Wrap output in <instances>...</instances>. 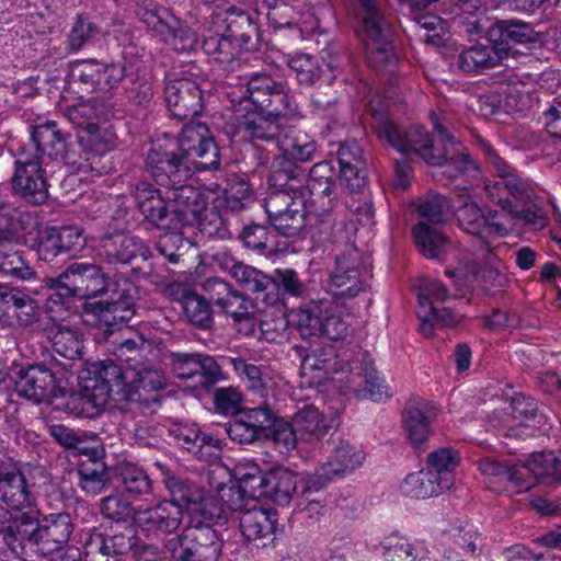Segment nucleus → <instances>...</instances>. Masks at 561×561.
I'll list each match as a JSON object with an SVG mask.
<instances>
[{
	"mask_svg": "<svg viewBox=\"0 0 561 561\" xmlns=\"http://www.w3.org/2000/svg\"><path fill=\"white\" fill-rule=\"evenodd\" d=\"M47 285L56 288V296L90 299L110 294L107 300L85 301L82 312L85 322L104 329L106 334L127 325L136 314L137 286L127 278L111 279L94 263L73 262Z\"/></svg>",
	"mask_w": 561,
	"mask_h": 561,
	"instance_id": "1",
	"label": "nucleus"
},
{
	"mask_svg": "<svg viewBox=\"0 0 561 561\" xmlns=\"http://www.w3.org/2000/svg\"><path fill=\"white\" fill-rule=\"evenodd\" d=\"M219 168V148L203 123L187 124L178 138L154 142L146 157L147 172L169 191L183 185L198 171Z\"/></svg>",
	"mask_w": 561,
	"mask_h": 561,
	"instance_id": "2",
	"label": "nucleus"
},
{
	"mask_svg": "<svg viewBox=\"0 0 561 561\" xmlns=\"http://www.w3.org/2000/svg\"><path fill=\"white\" fill-rule=\"evenodd\" d=\"M481 149L497 178L494 181L483 180V192L488 199L505 213L515 206L534 204L537 192L533 184L520 176L491 145L482 142Z\"/></svg>",
	"mask_w": 561,
	"mask_h": 561,
	"instance_id": "3",
	"label": "nucleus"
},
{
	"mask_svg": "<svg viewBox=\"0 0 561 561\" xmlns=\"http://www.w3.org/2000/svg\"><path fill=\"white\" fill-rule=\"evenodd\" d=\"M264 199L270 225L284 237H296L306 227L307 210L302 184L273 186Z\"/></svg>",
	"mask_w": 561,
	"mask_h": 561,
	"instance_id": "4",
	"label": "nucleus"
},
{
	"mask_svg": "<svg viewBox=\"0 0 561 561\" xmlns=\"http://www.w3.org/2000/svg\"><path fill=\"white\" fill-rule=\"evenodd\" d=\"M434 128L439 135V142L442 144V151H439V164L445 165L446 169L437 173V181L444 185H449L453 180L458 176L466 178L468 184L454 187V193L458 197H463L465 193L473 186V182L481 178V169L476 160L472 159L468 149L447 131V129L438 123L437 118L433 115Z\"/></svg>",
	"mask_w": 561,
	"mask_h": 561,
	"instance_id": "5",
	"label": "nucleus"
},
{
	"mask_svg": "<svg viewBox=\"0 0 561 561\" xmlns=\"http://www.w3.org/2000/svg\"><path fill=\"white\" fill-rule=\"evenodd\" d=\"M282 154L277 156L272 164L267 178L268 184L284 186L293 183L296 186L304 184L305 170L297 163L308 162L317 152V142L301 131L287 135L280 144Z\"/></svg>",
	"mask_w": 561,
	"mask_h": 561,
	"instance_id": "6",
	"label": "nucleus"
},
{
	"mask_svg": "<svg viewBox=\"0 0 561 561\" xmlns=\"http://www.w3.org/2000/svg\"><path fill=\"white\" fill-rule=\"evenodd\" d=\"M1 162L14 168L10 178L12 192L33 205H43L48 199V183L43 160L38 154L28 150L20 152L19 157L7 154Z\"/></svg>",
	"mask_w": 561,
	"mask_h": 561,
	"instance_id": "7",
	"label": "nucleus"
},
{
	"mask_svg": "<svg viewBox=\"0 0 561 561\" xmlns=\"http://www.w3.org/2000/svg\"><path fill=\"white\" fill-rule=\"evenodd\" d=\"M231 103L234 113H242L244 110H262L272 113L296 110L293 99L284 87L266 73L252 75L238 101L231 99Z\"/></svg>",
	"mask_w": 561,
	"mask_h": 561,
	"instance_id": "8",
	"label": "nucleus"
},
{
	"mask_svg": "<svg viewBox=\"0 0 561 561\" xmlns=\"http://www.w3.org/2000/svg\"><path fill=\"white\" fill-rule=\"evenodd\" d=\"M101 255L107 264H130L134 259L141 257L142 264L131 268V276L137 279H150L154 275V266L150 262L152 252L146 242L123 231L105 234L101 240Z\"/></svg>",
	"mask_w": 561,
	"mask_h": 561,
	"instance_id": "9",
	"label": "nucleus"
},
{
	"mask_svg": "<svg viewBox=\"0 0 561 561\" xmlns=\"http://www.w3.org/2000/svg\"><path fill=\"white\" fill-rule=\"evenodd\" d=\"M377 135L403 154H415L430 165H438L442 146L434 144L426 128L411 126L401 128L391 121H382L377 126Z\"/></svg>",
	"mask_w": 561,
	"mask_h": 561,
	"instance_id": "10",
	"label": "nucleus"
},
{
	"mask_svg": "<svg viewBox=\"0 0 561 561\" xmlns=\"http://www.w3.org/2000/svg\"><path fill=\"white\" fill-rule=\"evenodd\" d=\"M165 549L174 561H217L222 541L216 530L201 524L168 540Z\"/></svg>",
	"mask_w": 561,
	"mask_h": 561,
	"instance_id": "11",
	"label": "nucleus"
},
{
	"mask_svg": "<svg viewBox=\"0 0 561 561\" xmlns=\"http://www.w3.org/2000/svg\"><path fill=\"white\" fill-rule=\"evenodd\" d=\"M83 388L92 391V397L102 403L110 400L128 402L129 391L126 376L121 366L111 359L85 363L79 374Z\"/></svg>",
	"mask_w": 561,
	"mask_h": 561,
	"instance_id": "12",
	"label": "nucleus"
},
{
	"mask_svg": "<svg viewBox=\"0 0 561 561\" xmlns=\"http://www.w3.org/2000/svg\"><path fill=\"white\" fill-rule=\"evenodd\" d=\"M362 22L366 34L365 51L367 61L376 70H385L394 66L396 57L389 41V23L380 12L375 9L371 0H362Z\"/></svg>",
	"mask_w": 561,
	"mask_h": 561,
	"instance_id": "13",
	"label": "nucleus"
},
{
	"mask_svg": "<svg viewBox=\"0 0 561 561\" xmlns=\"http://www.w3.org/2000/svg\"><path fill=\"white\" fill-rule=\"evenodd\" d=\"M367 270L364 255L354 244L337 253L331 270L328 291L335 299H352L365 289L363 272Z\"/></svg>",
	"mask_w": 561,
	"mask_h": 561,
	"instance_id": "14",
	"label": "nucleus"
},
{
	"mask_svg": "<svg viewBox=\"0 0 561 561\" xmlns=\"http://www.w3.org/2000/svg\"><path fill=\"white\" fill-rule=\"evenodd\" d=\"M337 169L330 160L314 163L305 174L310 195L311 211L318 217H327L337 207L341 197Z\"/></svg>",
	"mask_w": 561,
	"mask_h": 561,
	"instance_id": "15",
	"label": "nucleus"
},
{
	"mask_svg": "<svg viewBox=\"0 0 561 561\" xmlns=\"http://www.w3.org/2000/svg\"><path fill=\"white\" fill-rule=\"evenodd\" d=\"M35 510L31 508L0 524V550L9 551L22 561H36Z\"/></svg>",
	"mask_w": 561,
	"mask_h": 561,
	"instance_id": "16",
	"label": "nucleus"
},
{
	"mask_svg": "<svg viewBox=\"0 0 561 561\" xmlns=\"http://www.w3.org/2000/svg\"><path fill=\"white\" fill-rule=\"evenodd\" d=\"M169 360L173 375L180 380H193L194 386L209 388L224 379L221 367L210 355L171 352Z\"/></svg>",
	"mask_w": 561,
	"mask_h": 561,
	"instance_id": "17",
	"label": "nucleus"
},
{
	"mask_svg": "<svg viewBox=\"0 0 561 561\" xmlns=\"http://www.w3.org/2000/svg\"><path fill=\"white\" fill-rule=\"evenodd\" d=\"M12 379L15 392L35 403L48 402L58 389V371L44 364L21 367Z\"/></svg>",
	"mask_w": 561,
	"mask_h": 561,
	"instance_id": "18",
	"label": "nucleus"
},
{
	"mask_svg": "<svg viewBox=\"0 0 561 561\" xmlns=\"http://www.w3.org/2000/svg\"><path fill=\"white\" fill-rule=\"evenodd\" d=\"M33 486L22 471L21 463L9 456L0 471V501L13 511L31 510L34 504Z\"/></svg>",
	"mask_w": 561,
	"mask_h": 561,
	"instance_id": "19",
	"label": "nucleus"
},
{
	"mask_svg": "<svg viewBox=\"0 0 561 561\" xmlns=\"http://www.w3.org/2000/svg\"><path fill=\"white\" fill-rule=\"evenodd\" d=\"M138 538L131 528L119 533H92L85 539V561H119L121 557L129 552Z\"/></svg>",
	"mask_w": 561,
	"mask_h": 561,
	"instance_id": "20",
	"label": "nucleus"
},
{
	"mask_svg": "<svg viewBox=\"0 0 561 561\" xmlns=\"http://www.w3.org/2000/svg\"><path fill=\"white\" fill-rule=\"evenodd\" d=\"M35 525L38 558L62 550L73 531L68 513H53L39 519V511L35 510Z\"/></svg>",
	"mask_w": 561,
	"mask_h": 561,
	"instance_id": "21",
	"label": "nucleus"
},
{
	"mask_svg": "<svg viewBox=\"0 0 561 561\" xmlns=\"http://www.w3.org/2000/svg\"><path fill=\"white\" fill-rule=\"evenodd\" d=\"M128 382V402L137 404L140 409L150 410L161 403L160 390L165 387L163 371L154 360L142 368L133 371Z\"/></svg>",
	"mask_w": 561,
	"mask_h": 561,
	"instance_id": "22",
	"label": "nucleus"
},
{
	"mask_svg": "<svg viewBox=\"0 0 561 561\" xmlns=\"http://www.w3.org/2000/svg\"><path fill=\"white\" fill-rule=\"evenodd\" d=\"M364 459L365 456L360 450H356L348 442L341 440L334 448L329 461L307 480V492L320 491L333 478L355 470L363 463Z\"/></svg>",
	"mask_w": 561,
	"mask_h": 561,
	"instance_id": "23",
	"label": "nucleus"
},
{
	"mask_svg": "<svg viewBox=\"0 0 561 561\" xmlns=\"http://www.w3.org/2000/svg\"><path fill=\"white\" fill-rule=\"evenodd\" d=\"M169 201L172 213L175 214L174 225L178 230L195 226L209 208L208 196L201 190L185 183L169 191Z\"/></svg>",
	"mask_w": 561,
	"mask_h": 561,
	"instance_id": "24",
	"label": "nucleus"
},
{
	"mask_svg": "<svg viewBox=\"0 0 561 561\" xmlns=\"http://www.w3.org/2000/svg\"><path fill=\"white\" fill-rule=\"evenodd\" d=\"M164 98L172 115L187 119L203 110V95L198 84L187 78L169 81L164 87Z\"/></svg>",
	"mask_w": 561,
	"mask_h": 561,
	"instance_id": "25",
	"label": "nucleus"
},
{
	"mask_svg": "<svg viewBox=\"0 0 561 561\" xmlns=\"http://www.w3.org/2000/svg\"><path fill=\"white\" fill-rule=\"evenodd\" d=\"M291 113L244 110L242 113H236L237 129L244 139L274 142L278 140L280 134L279 118Z\"/></svg>",
	"mask_w": 561,
	"mask_h": 561,
	"instance_id": "26",
	"label": "nucleus"
},
{
	"mask_svg": "<svg viewBox=\"0 0 561 561\" xmlns=\"http://www.w3.org/2000/svg\"><path fill=\"white\" fill-rule=\"evenodd\" d=\"M84 244L82 230L75 226L46 227L37 236V254L43 261H53L60 254L81 249Z\"/></svg>",
	"mask_w": 561,
	"mask_h": 561,
	"instance_id": "27",
	"label": "nucleus"
},
{
	"mask_svg": "<svg viewBox=\"0 0 561 561\" xmlns=\"http://www.w3.org/2000/svg\"><path fill=\"white\" fill-rule=\"evenodd\" d=\"M437 415L435 407L421 397L410 398L402 411V424L415 449H422L430 435V425Z\"/></svg>",
	"mask_w": 561,
	"mask_h": 561,
	"instance_id": "28",
	"label": "nucleus"
},
{
	"mask_svg": "<svg viewBox=\"0 0 561 561\" xmlns=\"http://www.w3.org/2000/svg\"><path fill=\"white\" fill-rule=\"evenodd\" d=\"M239 527L247 541L253 542L256 548H264L275 539L276 512L253 504L239 517Z\"/></svg>",
	"mask_w": 561,
	"mask_h": 561,
	"instance_id": "29",
	"label": "nucleus"
},
{
	"mask_svg": "<svg viewBox=\"0 0 561 561\" xmlns=\"http://www.w3.org/2000/svg\"><path fill=\"white\" fill-rule=\"evenodd\" d=\"M183 520V512L172 502L163 500L151 507L139 506L137 526L148 534L170 535L175 533Z\"/></svg>",
	"mask_w": 561,
	"mask_h": 561,
	"instance_id": "30",
	"label": "nucleus"
},
{
	"mask_svg": "<svg viewBox=\"0 0 561 561\" xmlns=\"http://www.w3.org/2000/svg\"><path fill=\"white\" fill-rule=\"evenodd\" d=\"M301 357L300 376L309 387L323 385L342 368L337 354L331 345L301 354Z\"/></svg>",
	"mask_w": 561,
	"mask_h": 561,
	"instance_id": "31",
	"label": "nucleus"
},
{
	"mask_svg": "<svg viewBox=\"0 0 561 561\" xmlns=\"http://www.w3.org/2000/svg\"><path fill=\"white\" fill-rule=\"evenodd\" d=\"M104 159L103 153L91 148L89 141H84L82 138L78 142L67 144L65 151L59 157L69 172L80 175L106 173L108 167Z\"/></svg>",
	"mask_w": 561,
	"mask_h": 561,
	"instance_id": "32",
	"label": "nucleus"
},
{
	"mask_svg": "<svg viewBox=\"0 0 561 561\" xmlns=\"http://www.w3.org/2000/svg\"><path fill=\"white\" fill-rule=\"evenodd\" d=\"M225 24V33L236 46L248 51L259 48V27L250 14L230 9L227 11Z\"/></svg>",
	"mask_w": 561,
	"mask_h": 561,
	"instance_id": "33",
	"label": "nucleus"
},
{
	"mask_svg": "<svg viewBox=\"0 0 561 561\" xmlns=\"http://www.w3.org/2000/svg\"><path fill=\"white\" fill-rule=\"evenodd\" d=\"M31 139L35 148V152H32V154H38L41 160L44 157L50 160H59L68 144L66 135L54 121H46L33 126Z\"/></svg>",
	"mask_w": 561,
	"mask_h": 561,
	"instance_id": "34",
	"label": "nucleus"
},
{
	"mask_svg": "<svg viewBox=\"0 0 561 561\" xmlns=\"http://www.w3.org/2000/svg\"><path fill=\"white\" fill-rule=\"evenodd\" d=\"M445 274L457 287L480 283L491 287H504L508 282L507 276L499 267L477 262L466 264L463 270H446Z\"/></svg>",
	"mask_w": 561,
	"mask_h": 561,
	"instance_id": "35",
	"label": "nucleus"
},
{
	"mask_svg": "<svg viewBox=\"0 0 561 561\" xmlns=\"http://www.w3.org/2000/svg\"><path fill=\"white\" fill-rule=\"evenodd\" d=\"M502 51L494 45H473L455 56L454 66L463 73H478L501 64Z\"/></svg>",
	"mask_w": 561,
	"mask_h": 561,
	"instance_id": "36",
	"label": "nucleus"
},
{
	"mask_svg": "<svg viewBox=\"0 0 561 561\" xmlns=\"http://www.w3.org/2000/svg\"><path fill=\"white\" fill-rule=\"evenodd\" d=\"M45 336L58 355L69 359H82L84 353L83 337L73 328L53 322L44 327Z\"/></svg>",
	"mask_w": 561,
	"mask_h": 561,
	"instance_id": "37",
	"label": "nucleus"
},
{
	"mask_svg": "<svg viewBox=\"0 0 561 561\" xmlns=\"http://www.w3.org/2000/svg\"><path fill=\"white\" fill-rule=\"evenodd\" d=\"M274 288H268L264 294V304L270 307L283 306L284 296L300 297L307 290L306 284L300 279L298 273L291 268H277L270 275Z\"/></svg>",
	"mask_w": 561,
	"mask_h": 561,
	"instance_id": "38",
	"label": "nucleus"
},
{
	"mask_svg": "<svg viewBox=\"0 0 561 561\" xmlns=\"http://www.w3.org/2000/svg\"><path fill=\"white\" fill-rule=\"evenodd\" d=\"M0 274L19 282L35 279L37 275L25 252L3 240H0Z\"/></svg>",
	"mask_w": 561,
	"mask_h": 561,
	"instance_id": "39",
	"label": "nucleus"
},
{
	"mask_svg": "<svg viewBox=\"0 0 561 561\" xmlns=\"http://www.w3.org/2000/svg\"><path fill=\"white\" fill-rule=\"evenodd\" d=\"M523 468L527 469L526 481L531 486L539 482L558 484L561 482V451L536 454Z\"/></svg>",
	"mask_w": 561,
	"mask_h": 561,
	"instance_id": "40",
	"label": "nucleus"
},
{
	"mask_svg": "<svg viewBox=\"0 0 561 561\" xmlns=\"http://www.w3.org/2000/svg\"><path fill=\"white\" fill-rule=\"evenodd\" d=\"M229 362L244 387L261 398L267 394L271 380L270 368L264 364H256L242 357H230Z\"/></svg>",
	"mask_w": 561,
	"mask_h": 561,
	"instance_id": "41",
	"label": "nucleus"
},
{
	"mask_svg": "<svg viewBox=\"0 0 561 561\" xmlns=\"http://www.w3.org/2000/svg\"><path fill=\"white\" fill-rule=\"evenodd\" d=\"M12 306L16 321L22 328L36 324L42 316L37 301L15 289H8L0 284V306Z\"/></svg>",
	"mask_w": 561,
	"mask_h": 561,
	"instance_id": "42",
	"label": "nucleus"
},
{
	"mask_svg": "<svg viewBox=\"0 0 561 561\" xmlns=\"http://www.w3.org/2000/svg\"><path fill=\"white\" fill-rule=\"evenodd\" d=\"M354 369L356 373L353 374L351 382L357 397L373 401L389 397L371 362L363 360Z\"/></svg>",
	"mask_w": 561,
	"mask_h": 561,
	"instance_id": "43",
	"label": "nucleus"
},
{
	"mask_svg": "<svg viewBox=\"0 0 561 561\" xmlns=\"http://www.w3.org/2000/svg\"><path fill=\"white\" fill-rule=\"evenodd\" d=\"M330 308L331 300L327 298L311 300L299 308L297 330L302 339L321 337L323 317Z\"/></svg>",
	"mask_w": 561,
	"mask_h": 561,
	"instance_id": "44",
	"label": "nucleus"
},
{
	"mask_svg": "<svg viewBox=\"0 0 561 561\" xmlns=\"http://www.w3.org/2000/svg\"><path fill=\"white\" fill-rule=\"evenodd\" d=\"M413 236L419 251L427 259L443 260L450 247L448 239L425 221L416 225Z\"/></svg>",
	"mask_w": 561,
	"mask_h": 561,
	"instance_id": "45",
	"label": "nucleus"
},
{
	"mask_svg": "<svg viewBox=\"0 0 561 561\" xmlns=\"http://www.w3.org/2000/svg\"><path fill=\"white\" fill-rule=\"evenodd\" d=\"M152 344L142 336L126 339L115 346V355L134 371L153 360Z\"/></svg>",
	"mask_w": 561,
	"mask_h": 561,
	"instance_id": "46",
	"label": "nucleus"
},
{
	"mask_svg": "<svg viewBox=\"0 0 561 561\" xmlns=\"http://www.w3.org/2000/svg\"><path fill=\"white\" fill-rule=\"evenodd\" d=\"M401 490L407 496L426 499L439 495L449 489L444 486L436 476L425 468L409 474L401 484Z\"/></svg>",
	"mask_w": 561,
	"mask_h": 561,
	"instance_id": "47",
	"label": "nucleus"
},
{
	"mask_svg": "<svg viewBox=\"0 0 561 561\" xmlns=\"http://www.w3.org/2000/svg\"><path fill=\"white\" fill-rule=\"evenodd\" d=\"M164 484L171 496L167 502H172L183 510H196L203 500L202 491L191 481L176 476L168 474Z\"/></svg>",
	"mask_w": 561,
	"mask_h": 561,
	"instance_id": "48",
	"label": "nucleus"
},
{
	"mask_svg": "<svg viewBox=\"0 0 561 561\" xmlns=\"http://www.w3.org/2000/svg\"><path fill=\"white\" fill-rule=\"evenodd\" d=\"M77 474L81 491L89 496L101 494L110 482L107 467L103 461H82Z\"/></svg>",
	"mask_w": 561,
	"mask_h": 561,
	"instance_id": "49",
	"label": "nucleus"
},
{
	"mask_svg": "<svg viewBox=\"0 0 561 561\" xmlns=\"http://www.w3.org/2000/svg\"><path fill=\"white\" fill-rule=\"evenodd\" d=\"M236 323L245 325L247 333L253 331L255 325V305L243 293L232 289L230 295L219 306Z\"/></svg>",
	"mask_w": 561,
	"mask_h": 561,
	"instance_id": "50",
	"label": "nucleus"
},
{
	"mask_svg": "<svg viewBox=\"0 0 561 561\" xmlns=\"http://www.w3.org/2000/svg\"><path fill=\"white\" fill-rule=\"evenodd\" d=\"M459 460L457 450L450 447L438 448L427 456L426 469L431 470L444 486L450 489L454 484V470Z\"/></svg>",
	"mask_w": 561,
	"mask_h": 561,
	"instance_id": "51",
	"label": "nucleus"
},
{
	"mask_svg": "<svg viewBox=\"0 0 561 561\" xmlns=\"http://www.w3.org/2000/svg\"><path fill=\"white\" fill-rule=\"evenodd\" d=\"M480 470L484 476L495 479L499 482H508L519 490H529L531 483L526 481L527 469L518 466H510L493 459H485L480 462Z\"/></svg>",
	"mask_w": 561,
	"mask_h": 561,
	"instance_id": "52",
	"label": "nucleus"
},
{
	"mask_svg": "<svg viewBox=\"0 0 561 561\" xmlns=\"http://www.w3.org/2000/svg\"><path fill=\"white\" fill-rule=\"evenodd\" d=\"M294 426L302 436L319 439L323 437L330 424L323 414L313 404H306L293 417Z\"/></svg>",
	"mask_w": 561,
	"mask_h": 561,
	"instance_id": "53",
	"label": "nucleus"
},
{
	"mask_svg": "<svg viewBox=\"0 0 561 561\" xmlns=\"http://www.w3.org/2000/svg\"><path fill=\"white\" fill-rule=\"evenodd\" d=\"M297 476L285 468L270 470L267 497L280 506L289 504L297 488Z\"/></svg>",
	"mask_w": 561,
	"mask_h": 561,
	"instance_id": "54",
	"label": "nucleus"
},
{
	"mask_svg": "<svg viewBox=\"0 0 561 561\" xmlns=\"http://www.w3.org/2000/svg\"><path fill=\"white\" fill-rule=\"evenodd\" d=\"M232 278L244 291L253 294L256 300L263 302L264 294L268 293V288L275 287L274 283L270 279V275L244 263L234 271Z\"/></svg>",
	"mask_w": 561,
	"mask_h": 561,
	"instance_id": "55",
	"label": "nucleus"
},
{
	"mask_svg": "<svg viewBox=\"0 0 561 561\" xmlns=\"http://www.w3.org/2000/svg\"><path fill=\"white\" fill-rule=\"evenodd\" d=\"M499 34L501 44H529L537 41L538 33L533 25L520 20H500L491 33Z\"/></svg>",
	"mask_w": 561,
	"mask_h": 561,
	"instance_id": "56",
	"label": "nucleus"
},
{
	"mask_svg": "<svg viewBox=\"0 0 561 561\" xmlns=\"http://www.w3.org/2000/svg\"><path fill=\"white\" fill-rule=\"evenodd\" d=\"M448 288L437 279H422L417 287L419 307L416 316L420 321H426L433 316L434 301H445L448 298Z\"/></svg>",
	"mask_w": 561,
	"mask_h": 561,
	"instance_id": "57",
	"label": "nucleus"
},
{
	"mask_svg": "<svg viewBox=\"0 0 561 561\" xmlns=\"http://www.w3.org/2000/svg\"><path fill=\"white\" fill-rule=\"evenodd\" d=\"M459 199L460 205L455 211L459 226L468 233L483 238L485 236V220L482 209L467 193Z\"/></svg>",
	"mask_w": 561,
	"mask_h": 561,
	"instance_id": "58",
	"label": "nucleus"
},
{
	"mask_svg": "<svg viewBox=\"0 0 561 561\" xmlns=\"http://www.w3.org/2000/svg\"><path fill=\"white\" fill-rule=\"evenodd\" d=\"M144 22L160 34L164 41L185 39L188 31L179 26L178 21L167 10H147L142 15Z\"/></svg>",
	"mask_w": 561,
	"mask_h": 561,
	"instance_id": "59",
	"label": "nucleus"
},
{
	"mask_svg": "<svg viewBox=\"0 0 561 561\" xmlns=\"http://www.w3.org/2000/svg\"><path fill=\"white\" fill-rule=\"evenodd\" d=\"M100 510L103 517L114 522L133 520L137 525L139 506L134 507L131 503L121 494H111L101 500Z\"/></svg>",
	"mask_w": 561,
	"mask_h": 561,
	"instance_id": "60",
	"label": "nucleus"
},
{
	"mask_svg": "<svg viewBox=\"0 0 561 561\" xmlns=\"http://www.w3.org/2000/svg\"><path fill=\"white\" fill-rule=\"evenodd\" d=\"M184 313L190 323L198 329H209L214 323L213 309L206 297L196 293L184 300Z\"/></svg>",
	"mask_w": 561,
	"mask_h": 561,
	"instance_id": "61",
	"label": "nucleus"
},
{
	"mask_svg": "<svg viewBox=\"0 0 561 561\" xmlns=\"http://www.w3.org/2000/svg\"><path fill=\"white\" fill-rule=\"evenodd\" d=\"M140 213L144 215L145 219L154 227L169 231H178V227L174 225L175 214L172 213L169 195L167 197L161 196L156 198Z\"/></svg>",
	"mask_w": 561,
	"mask_h": 561,
	"instance_id": "62",
	"label": "nucleus"
},
{
	"mask_svg": "<svg viewBox=\"0 0 561 561\" xmlns=\"http://www.w3.org/2000/svg\"><path fill=\"white\" fill-rule=\"evenodd\" d=\"M195 226L209 239L227 240L232 237L227 219L214 207H209Z\"/></svg>",
	"mask_w": 561,
	"mask_h": 561,
	"instance_id": "63",
	"label": "nucleus"
},
{
	"mask_svg": "<svg viewBox=\"0 0 561 561\" xmlns=\"http://www.w3.org/2000/svg\"><path fill=\"white\" fill-rule=\"evenodd\" d=\"M288 67L295 72L297 81L307 85L313 84L321 72L317 58L308 54L291 56L288 60Z\"/></svg>",
	"mask_w": 561,
	"mask_h": 561,
	"instance_id": "64",
	"label": "nucleus"
}]
</instances>
